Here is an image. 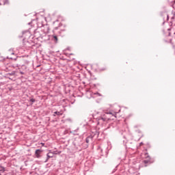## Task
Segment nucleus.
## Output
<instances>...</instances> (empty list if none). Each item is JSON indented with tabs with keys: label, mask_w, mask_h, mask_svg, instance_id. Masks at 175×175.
Masks as SVG:
<instances>
[{
	"label": "nucleus",
	"mask_w": 175,
	"mask_h": 175,
	"mask_svg": "<svg viewBox=\"0 0 175 175\" xmlns=\"http://www.w3.org/2000/svg\"><path fill=\"white\" fill-rule=\"evenodd\" d=\"M40 154H42V150H36L35 152V155L36 158H40Z\"/></svg>",
	"instance_id": "1"
},
{
	"label": "nucleus",
	"mask_w": 175,
	"mask_h": 175,
	"mask_svg": "<svg viewBox=\"0 0 175 175\" xmlns=\"http://www.w3.org/2000/svg\"><path fill=\"white\" fill-rule=\"evenodd\" d=\"M53 157H54V154H53V152H51V151H50L47 154V159H50V158H53Z\"/></svg>",
	"instance_id": "2"
},
{
	"label": "nucleus",
	"mask_w": 175,
	"mask_h": 175,
	"mask_svg": "<svg viewBox=\"0 0 175 175\" xmlns=\"http://www.w3.org/2000/svg\"><path fill=\"white\" fill-rule=\"evenodd\" d=\"M53 39L56 43L58 42V37H57V36H54Z\"/></svg>",
	"instance_id": "3"
},
{
	"label": "nucleus",
	"mask_w": 175,
	"mask_h": 175,
	"mask_svg": "<svg viewBox=\"0 0 175 175\" xmlns=\"http://www.w3.org/2000/svg\"><path fill=\"white\" fill-rule=\"evenodd\" d=\"M54 114H57V116H62V113L61 112L55 111Z\"/></svg>",
	"instance_id": "4"
},
{
	"label": "nucleus",
	"mask_w": 175,
	"mask_h": 175,
	"mask_svg": "<svg viewBox=\"0 0 175 175\" xmlns=\"http://www.w3.org/2000/svg\"><path fill=\"white\" fill-rule=\"evenodd\" d=\"M30 101L32 102V103H33L35 102V99L31 98V99L30 100Z\"/></svg>",
	"instance_id": "5"
},
{
	"label": "nucleus",
	"mask_w": 175,
	"mask_h": 175,
	"mask_svg": "<svg viewBox=\"0 0 175 175\" xmlns=\"http://www.w3.org/2000/svg\"><path fill=\"white\" fill-rule=\"evenodd\" d=\"M52 154L54 155V154H57L55 151L53 152Z\"/></svg>",
	"instance_id": "6"
},
{
	"label": "nucleus",
	"mask_w": 175,
	"mask_h": 175,
	"mask_svg": "<svg viewBox=\"0 0 175 175\" xmlns=\"http://www.w3.org/2000/svg\"><path fill=\"white\" fill-rule=\"evenodd\" d=\"M20 73H21V75H24V72H21Z\"/></svg>",
	"instance_id": "7"
},
{
	"label": "nucleus",
	"mask_w": 175,
	"mask_h": 175,
	"mask_svg": "<svg viewBox=\"0 0 175 175\" xmlns=\"http://www.w3.org/2000/svg\"><path fill=\"white\" fill-rule=\"evenodd\" d=\"M145 163H146L147 162L146 161H144Z\"/></svg>",
	"instance_id": "8"
}]
</instances>
